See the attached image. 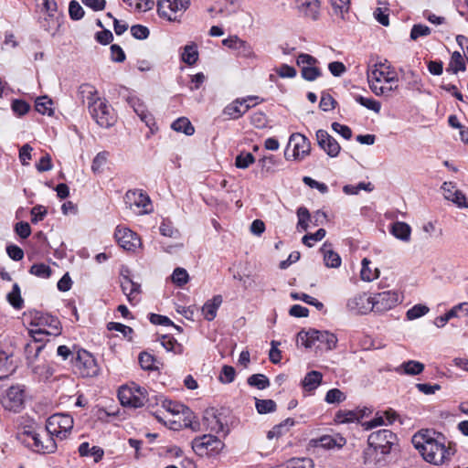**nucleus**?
I'll return each instance as SVG.
<instances>
[{"instance_id": "obj_61", "label": "nucleus", "mask_w": 468, "mask_h": 468, "mask_svg": "<svg viewBox=\"0 0 468 468\" xmlns=\"http://www.w3.org/2000/svg\"><path fill=\"white\" fill-rule=\"evenodd\" d=\"M69 15L72 20H80L84 16V10L79 2L75 0L69 2Z\"/></svg>"}, {"instance_id": "obj_31", "label": "nucleus", "mask_w": 468, "mask_h": 468, "mask_svg": "<svg viewBox=\"0 0 468 468\" xmlns=\"http://www.w3.org/2000/svg\"><path fill=\"white\" fill-rule=\"evenodd\" d=\"M37 325L48 326V334L54 336L61 334L60 322L57 317L49 314H41L38 318Z\"/></svg>"}, {"instance_id": "obj_60", "label": "nucleus", "mask_w": 468, "mask_h": 468, "mask_svg": "<svg viewBox=\"0 0 468 468\" xmlns=\"http://www.w3.org/2000/svg\"><path fill=\"white\" fill-rule=\"evenodd\" d=\"M11 108L17 116H23L28 112L30 105L23 100L16 99L12 101Z\"/></svg>"}, {"instance_id": "obj_41", "label": "nucleus", "mask_w": 468, "mask_h": 468, "mask_svg": "<svg viewBox=\"0 0 468 468\" xmlns=\"http://www.w3.org/2000/svg\"><path fill=\"white\" fill-rule=\"evenodd\" d=\"M159 231L161 235L165 237L172 239H178L180 237L178 229L173 226V223L169 219H163L159 227Z\"/></svg>"}, {"instance_id": "obj_5", "label": "nucleus", "mask_w": 468, "mask_h": 468, "mask_svg": "<svg viewBox=\"0 0 468 468\" xmlns=\"http://www.w3.org/2000/svg\"><path fill=\"white\" fill-rule=\"evenodd\" d=\"M224 447V442L211 434H205L192 441V449L200 456H216L220 453Z\"/></svg>"}, {"instance_id": "obj_12", "label": "nucleus", "mask_w": 468, "mask_h": 468, "mask_svg": "<svg viewBox=\"0 0 468 468\" xmlns=\"http://www.w3.org/2000/svg\"><path fill=\"white\" fill-rule=\"evenodd\" d=\"M291 145H292V156L295 160H302L310 154L311 143L302 133H295L290 136L287 148ZM284 155L286 159L289 158L287 151H285Z\"/></svg>"}, {"instance_id": "obj_24", "label": "nucleus", "mask_w": 468, "mask_h": 468, "mask_svg": "<svg viewBox=\"0 0 468 468\" xmlns=\"http://www.w3.org/2000/svg\"><path fill=\"white\" fill-rule=\"evenodd\" d=\"M128 104L133 109L134 112L144 122L146 126L151 127L154 124V117L148 112L144 102L136 96H128L126 99Z\"/></svg>"}, {"instance_id": "obj_13", "label": "nucleus", "mask_w": 468, "mask_h": 468, "mask_svg": "<svg viewBox=\"0 0 468 468\" xmlns=\"http://www.w3.org/2000/svg\"><path fill=\"white\" fill-rule=\"evenodd\" d=\"M202 422L206 429L210 431L222 432L225 436L229 433V428L227 423L222 420V415L214 408L204 411Z\"/></svg>"}, {"instance_id": "obj_51", "label": "nucleus", "mask_w": 468, "mask_h": 468, "mask_svg": "<svg viewBox=\"0 0 468 468\" xmlns=\"http://www.w3.org/2000/svg\"><path fill=\"white\" fill-rule=\"evenodd\" d=\"M355 100L360 105L366 107L368 110L375 112L376 113H378L380 112L381 104L379 101H378L376 100H373L370 98H365L361 95L356 96Z\"/></svg>"}, {"instance_id": "obj_19", "label": "nucleus", "mask_w": 468, "mask_h": 468, "mask_svg": "<svg viewBox=\"0 0 468 468\" xmlns=\"http://www.w3.org/2000/svg\"><path fill=\"white\" fill-rule=\"evenodd\" d=\"M258 97H248L242 100H236L229 104L224 109V114L229 116L231 119H239L251 107L249 101H253V106L258 104Z\"/></svg>"}, {"instance_id": "obj_62", "label": "nucleus", "mask_w": 468, "mask_h": 468, "mask_svg": "<svg viewBox=\"0 0 468 468\" xmlns=\"http://www.w3.org/2000/svg\"><path fill=\"white\" fill-rule=\"evenodd\" d=\"M236 371L231 366L225 365L219 374V380L224 384H229L235 379Z\"/></svg>"}, {"instance_id": "obj_25", "label": "nucleus", "mask_w": 468, "mask_h": 468, "mask_svg": "<svg viewBox=\"0 0 468 468\" xmlns=\"http://www.w3.org/2000/svg\"><path fill=\"white\" fill-rule=\"evenodd\" d=\"M299 12L306 18L317 20L319 18V0H297Z\"/></svg>"}, {"instance_id": "obj_16", "label": "nucleus", "mask_w": 468, "mask_h": 468, "mask_svg": "<svg viewBox=\"0 0 468 468\" xmlns=\"http://www.w3.org/2000/svg\"><path fill=\"white\" fill-rule=\"evenodd\" d=\"M121 288L131 303L137 301L136 297L141 293V284L131 279L130 270L126 267L121 271Z\"/></svg>"}, {"instance_id": "obj_4", "label": "nucleus", "mask_w": 468, "mask_h": 468, "mask_svg": "<svg viewBox=\"0 0 468 468\" xmlns=\"http://www.w3.org/2000/svg\"><path fill=\"white\" fill-rule=\"evenodd\" d=\"M71 362L74 373L81 378H94L99 375L100 367L97 361L87 350L78 349Z\"/></svg>"}, {"instance_id": "obj_42", "label": "nucleus", "mask_w": 468, "mask_h": 468, "mask_svg": "<svg viewBox=\"0 0 468 468\" xmlns=\"http://www.w3.org/2000/svg\"><path fill=\"white\" fill-rule=\"evenodd\" d=\"M161 345L167 351L173 352L175 354H181L183 352L182 345L178 344L177 341L172 336L163 335L161 337Z\"/></svg>"}, {"instance_id": "obj_54", "label": "nucleus", "mask_w": 468, "mask_h": 468, "mask_svg": "<svg viewBox=\"0 0 468 468\" xmlns=\"http://www.w3.org/2000/svg\"><path fill=\"white\" fill-rule=\"evenodd\" d=\"M430 311L429 307L424 304H415L406 313L408 320H415L425 315Z\"/></svg>"}, {"instance_id": "obj_20", "label": "nucleus", "mask_w": 468, "mask_h": 468, "mask_svg": "<svg viewBox=\"0 0 468 468\" xmlns=\"http://www.w3.org/2000/svg\"><path fill=\"white\" fill-rule=\"evenodd\" d=\"M38 2V5L42 12H45L48 14V16L50 18V21L52 22V25H46L43 24V29L51 32L54 31L53 34L57 31V29L59 27L60 23L58 16H57V3L55 0H37Z\"/></svg>"}, {"instance_id": "obj_34", "label": "nucleus", "mask_w": 468, "mask_h": 468, "mask_svg": "<svg viewBox=\"0 0 468 468\" xmlns=\"http://www.w3.org/2000/svg\"><path fill=\"white\" fill-rule=\"evenodd\" d=\"M424 370V365L419 361L409 360L402 363L399 367L396 368L398 373H403L410 376H416Z\"/></svg>"}, {"instance_id": "obj_9", "label": "nucleus", "mask_w": 468, "mask_h": 468, "mask_svg": "<svg viewBox=\"0 0 468 468\" xmlns=\"http://www.w3.org/2000/svg\"><path fill=\"white\" fill-rule=\"evenodd\" d=\"M28 439L32 441L29 444L33 447L34 451L39 453H52L57 449L55 441V435L50 434L47 429L41 432L35 431L26 432Z\"/></svg>"}, {"instance_id": "obj_6", "label": "nucleus", "mask_w": 468, "mask_h": 468, "mask_svg": "<svg viewBox=\"0 0 468 468\" xmlns=\"http://www.w3.org/2000/svg\"><path fill=\"white\" fill-rule=\"evenodd\" d=\"M146 396V389L139 386L122 387L118 391V398L121 404L134 409L141 408L149 401Z\"/></svg>"}, {"instance_id": "obj_22", "label": "nucleus", "mask_w": 468, "mask_h": 468, "mask_svg": "<svg viewBox=\"0 0 468 468\" xmlns=\"http://www.w3.org/2000/svg\"><path fill=\"white\" fill-rule=\"evenodd\" d=\"M24 403V390L18 386H12L6 391L3 405L8 410L18 411Z\"/></svg>"}, {"instance_id": "obj_43", "label": "nucleus", "mask_w": 468, "mask_h": 468, "mask_svg": "<svg viewBox=\"0 0 468 468\" xmlns=\"http://www.w3.org/2000/svg\"><path fill=\"white\" fill-rule=\"evenodd\" d=\"M7 300L9 303L16 309H21L23 307L24 301L20 294V288L17 283L13 285L12 291L7 294Z\"/></svg>"}, {"instance_id": "obj_38", "label": "nucleus", "mask_w": 468, "mask_h": 468, "mask_svg": "<svg viewBox=\"0 0 468 468\" xmlns=\"http://www.w3.org/2000/svg\"><path fill=\"white\" fill-rule=\"evenodd\" d=\"M171 127L173 130L184 133L186 135H192L195 133L194 126L192 125L190 121L186 117H181L176 120L172 123Z\"/></svg>"}, {"instance_id": "obj_10", "label": "nucleus", "mask_w": 468, "mask_h": 468, "mask_svg": "<svg viewBox=\"0 0 468 468\" xmlns=\"http://www.w3.org/2000/svg\"><path fill=\"white\" fill-rule=\"evenodd\" d=\"M89 112L92 119L102 128H109L115 122L112 108L105 99L101 98L93 105H90Z\"/></svg>"}, {"instance_id": "obj_46", "label": "nucleus", "mask_w": 468, "mask_h": 468, "mask_svg": "<svg viewBox=\"0 0 468 468\" xmlns=\"http://www.w3.org/2000/svg\"><path fill=\"white\" fill-rule=\"evenodd\" d=\"M109 156V153L106 151L100 152L97 154V155L94 157L91 165V170L95 174H100L102 172L103 167L105 166L107 163V159Z\"/></svg>"}, {"instance_id": "obj_8", "label": "nucleus", "mask_w": 468, "mask_h": 468, "mask_svg": "<svg viewBox=\"0 0 468 468\" xmlns=\"http://www.w3.org/2000/svg\"><path fill=\"white\" fill-rule=\"evenodd\" d=\"M190 0H159L157 12L169 21H179L181 15L188 8Z\"/></svg>"}, {"instance_id": "obj_37", "label": "nucleus", "mask_w": 468, "mask_h": 468, "mask_svg": "<svg viewBox=\"0 0 468 468\" xmlns=\"http://www.w3.org/2000/svg\"><path fill=\"white\" fill-rule=\"evenodd\" d=\"M465 69L466 66L463 57L459 51H454L452 54L447 71H451L453 74H457L459 71H464Z\"/></svg>"}, {"instance_id": "obj_44", "label": "nucleus", "mask_w": 468, "mask_h": 468, "mask_svg": "<svg viewBox=\"0 0 468 468\" xmlns=\"http://www.w3.org/2000/svg\"><path fill=\"white\" fill-rule=\"evenodd\" d=\"M247 382L250 386L258 389H265L270 386L269 378L263 374H253L248 378Z\"/></svg>"}, {"instance_id": "obj_33", "label": "nucleus", "mask_w": 468, "mask_h": 468, "mask_svg": "<svg viewBox=\"0 0 468 468\" xmlns=\"http://www.w3.org/2000/svg\"><path fill=\"white\" fill-rule=\"evenodd\" d=\"M322 379L323 375L321 372L312 370L302 380V386L306 392H312L321 385Z\"/></svg>"}, {"instance_id": "obj_45", "label": "nucleus", "mask_w": 468, "mask_h": 468, "mask_svg": "<svg viewBox=\"0 0 468 468\" xmlns=\"http://www.w3.org/2000/svg\"><path fill=\"white\" fill-rule=\"evenodd\" d=\"M298 223L297 229L299 230H306L309 227L308 222H312V218L309 210L304 207H300L297 209Z\"/></svg>"}, {"instance_id": "obj_50", "label": "nucleus", "mask_w": 468, "mask_h": 468, "mask_svg": "<svg viewBox=\"0 0 468 468\" xmlns=\"http://www.w3.org/2000/svg\"><path fill=\"white\" fill-rule=\"evenodd\" d=\"M359 417V412L353 410H339L335 414V421L338 423H348L358 420Z\"/></svg>"}, {"instance_id": "obj_15", "label": "nucleus", "mask_w": 468, "mask_h": 468, "mask_svg": "<svg viewBox=\"0 0 468 468\" xmlns=\"http://www.w3.org/2000/svg\"><path fill=\"white\" fill-rule=\"evenodd\" d=\"M114 236L120 247L125 250L134 251L141 245L140 238L128 228L117 227Z\"/></svg>"}, {"instance_id": "obj_48", "label": "nucleus", "mask_w": 468, "mask_h": 468, "mask_svg": "<svg viewBox=\"0 0 468 468\" xmlns=\"http://www.w3.org/2000/svg\"><path fill=\"white\" fill-rule=\"evenodd\" d=\"M291 297L293 300H301L310 305H314L317 310L324 309V303L318 301L316 298L310 296L306 293L292 292Z\"/></svg>"}, {"instance_id": "obj_59", "label": "nucleus", "mask_w": 468, "mask_h": 468, "mask_svg": "<svg viewBox=\"0 0 468 468\" xmlns=\"http://www.w3.org/2000/svg\"><path fill=\"white\" fill-rule=\"evenodd\" d=\"M446 314L449 315L450 320L455 317H460V314H462L463 316H468V302L460 303L454 305Z\"/></svg>"}, {"instance_id": "obj_7", "label": "nucleus", "mask_w": 468, "mask_h": 468, "mask_svg": "<svg viewBox=\"0 0 468 468\" xmlns=\"http://www.w3.org/2000/svg\"><path fill=\"white\" fill-rule=\"evenodd\" d=\"M73 418L69 414H53L47 420V431L57 438H66L73 428Z\"/></svg>"}, {"instance_id": "obj_39", "label": "nucleus", "mask_w": 468, "mask_h": 468, "mask_svg": "<svg viewBox=\"0 0 468 468\" xmlns=\"http://www.w3.org/2000/svg\"><path fill=\"white\" fill-rule=\"evenodd\" d=\"M370 261L367 258L362 260V268L360 271V277L365 282H372L377 279L379 275V271L378 269L372 270L370 265Z\"/></svg>"}, {"instance_id": "obj_49", "label": "nucleus", "mask_w": 468, "mask_h": 468, "mask_svg": "<svg viewBox=\"0 0 468 468\" xmlns=\"http://www.w3.org/2000/svg\"><path fill=\"white\" fill-rule=\"evenodd\" d=\"M326 231L324 229H319L315 233L306 234L303 237L302 242L311 248L314 242L322 240L325 237Z\"/></svg>"}, {"instance_id": "obj_55", "label": "nucleus", "mask_w": 468, "mask_h": 468, "mask_svg": "<svg viewBox=\"0 0 468 468\" xmlns=\"http://www.w3.org/2000/svg\"><path fill=\"white\" fill-rule=\"evenodd\" d=\"M255 162V157L250 153H240L237 155L235 165L238 168L246 169Z\"/></svg>"}, {"instance_id": "obj_1", "label": "nucleus", "mask_w": 468, "mask_h": 468, "mask_svg": "<svg viewBox=\"0 0 468 468\" xmlns=\"http://www.w3.org/2000/svg\"><path fill=\"white\" fill-rule=\"evenodd\" d=\"M397 435L387 429L369 434L367 447L363 452V463L368 468L381 467L387 463V456L396 444Z\"/></svg>"}, {"instance_id": "obj_63", "label": "nucleus", "mask_w": 468, "mask_h": 468, "mask_svg": "<svg viewBox=\"0 0 468 468\" xmlns=\"http://www.w3.org/2000/svg\"><path fill=\"white\" fill-rule=\"evenodd\" d=\"M346 399V395L338 388L329 389L325 395V401L327 403H339Z\"/></svg>"}, {"instance_id": "obj_64", "label": "nucleus", "mask_w": 468, "mask_h": 468, "mask_svg": "<svg viewBox=\"0 0 468 468\" xmlns=\"http://www.w3.org/2000/svg\"><path fill=\"white\" fill-rule=\"evenodd\" d=\"M33 372L40 378L48 379L53 376L54 369L47 364L38 365L33 367Z\"/></svg>"}, {"instance_id": "obj_26", "label": "nucleus", "mask_w": 468, "mask_h": 468, "mask_svg": "<svg viewBox=\"0 0 468 468\" xmlns=\"http://www.w3.org/2000/svg\"><path fill=\"white\" fill-rule=\"evenodd\" d=\"M223 298L218 294L207 300L202 307V314L207 321H213L217 316V312L222 304Z\"/></svg>"}, {"instance_id": "obj_36", "label": "nucleus", "mask_w": 468, "mask_h": 468, "mask_svg": "<svg viewBox=\"0 0 468 468\" xmlns=\"http://www.w3.org/2000/svg\"><path fill=\"white\" fill-rule=\"evenodd\" d=\"M181 59L189 66L194 65L198 59L197 46L194 43L185 46Z\"/></svg>"}, {"instance_id": "obj_28", "label": "nucleus", "mask_w": 468, "mask_h": 468, "mask_svg": "<svg viewBox=\"0 0 468 468\" xmlns=\"http://www.w3.org/2000/svg\"><path fill=\"white\" fill-rule=\"evenodd\" d=\"M383 75L384 71L378 69H368L367 72L369 88L377 96L384 95L383 86L379 85Z\"/></svg>"}, {"instance_id": "obj_21", "label": "nucleus", "mask_w": 468, "mask_h": 468, "mask_svg": "<svg viewBox=\"0 0 468 468\" xmlns=\"http://www.w3.org/2000/svg\"><path fill=\"white\" fill-rule=\"evenodd\" d=\"M441 189L447 200L452 201L460 208H468V199L466 196L459 190L453 183L444 182Z\"/></svg>"}, {"instance_id": "obj_29", "label": "nucleus", "mask_w": 468, "mask_h": 468, "mask_svg": "<svg viewBox=\"0 0 468 468\" xmlns=\"http://www.w3.org/2000/svg\"><path fill=\"white\" fill-rule=\"evenodd\" d=\"M389 231L396 239L403 242H409L410 240L411 228L405 222L396 221L392 223Z\"/></svg>"}, {"instance_id": "obj_23", "label": "nucleus", "mask_w": 468, "mask_h": 468, "mask_svg": "<svg viewBox=\"0 0 468 468\" xmlns=\"http://www.w3.org/2000/svg\"><path fill=\"white\" fill-rule=\"evenodd\" d=\"M125 202L130 207H136L142 208L139 213H148L150 207L149 197L139 190H129L125 194Z\"/></svg>"}, {"instance_id": "obj_11", "label": "nucleus", "mask_w": 468, "mask_h": 468, "mask_svg": "<svg viewBox=\"0 0 468 468\" xmlns=\"http://www.w3.org/2000/svg\"><path fill=\"white\" fill-rule=\"evenodd\" d=\"M400 302L399 294L395 291H385L372 296L374 312L384 313L395 307Z\"/></svg>"}, {"instance_id": "obj_32", "label": "nucleus", "mask_w": 468, "mask_h": 468, "mask_svg": "<svg viewBox=\"0 0 468 468\" xmlns=\"http://www.w3.org/2000/svg\"><path fill=\"white\" fill-rule=\"evenodd\" d=\"M321 251L324 256V262L327 268H338L342 263L341 257L335 251L331 249V246L327 243H324Z\"/></svg>"}, {"instance_id": "obj_53", "label": "nucleus", "mask_w": 468, "mask_h": 468, "mask_svg": "<svg viewBox=\"0 0 468 468\" xmlns=\"http://www.w3.org/2000/svg\"><path fill=\"white\" fill-rule=\"evenodd\" d=\"M171 278L176 285L182 287L188 282L189 276L184 268L177 267L174 270Z\"/></svg>"}, {"instance_id": "obj_30", "label": "nucleus", "mask_w": 468, "mask_h": 468, "mask_svg": "<svg viewBox=\"0 0 468 468\" xmlns=\"http://www.w3.org/2000/svg\"><path fill=\"white\" fill-rule=\"evenodd\" d=\"M138 360L141 368L145 371H157L163 366L155 356L145 351L139 354Z\"/></svg>"}, {"instance_id": "obj_56", "label": "nucleus", "mask_w": 468, "mask_h": 468, "mask_svg": "<svg viewBox=\"0 0 468 468\" xmlns=\"http://www.w3.org/2000/svg\"><path fill=\"white\" fill-rule=\"evenodd\" d=\"M162 407L172 414H179L185 411V406L181 403L160 398Z\"/></svg>"}, {"instance_id": "obj_27", "label": "nucleus", "mask_w": 468, "mask_h": 468, "mask_svg": "<svg viewBox=\"0 0 468 468\" xmlns=\"http://www.w3.org/2000/svg\"><path fill=\"white\" fill-rule=\"evenodd\" d=\"M78 94L83 103L87 102L88 109L93 105L101 97L98 96L96 88L89 83H83L79 87Z\"/></svg>"}, {"instance_id": "obj_47", "label": "nucleus", "mask_w": 468, "mask_h": 468, "mask_svg": "<svg viewBox=\"0 0 468 468\" xmlns=\"http://www.w3.org/2000/svg\"><path fill=\"white\" fill-rule=\"evenodd\" d=\"M51 105L52 101L47 96H42L37 99L35 107L39 113L51 115L53 113Z\"/></svg>"}, {"instance_id": "obj_52", "label": "nucleus", "mask_w": 468, "mask_h": 468, "mask_svg": "<svg viewBox=\"0 0 468 468\" xmlns=\"http://www.w3.org/2000/svg\"><path fill=\"white\" fill-rule=\"evenodd\" d=\"M123 2L135 10L144 12L151 10L154 5L153 0H123Z\"/></svg>"}, {"instance_id": "obj_35", "label": "nucleus", "mask_w": 468, "mask_h": 468, "mask_svg": "<svg viewBox=\"0 0 468 468\" xmlns=\"http://www.w3.org/2000/svg\"><path fill=\"white\" fill-rule=\"evenodd\" d=\"M79 453L80 456H92L95 463L101 461L103 457L104 452L101 448L98 446H93L90 448V444L88 442H82L79 446Z\"/></svg>"}, {"instance_id": "obj_18", "label": "nucleus", "mask_w": 468, "mask_h": 468, "mask_svg": "<svg viewBox=\"0 0 468 468\" xmlns=\"http://www.w3.org/2000/svg\"><path fill=\"white\" fill-rule=\"evenodd\" d=\"M316 140L318 145L330 156L336 157L341 150L338 142L330 135L325 130L316 132Z\"/></svg>"}, {"instance_id": "obj_2", "label": "nucleus", "mask_w": 468, "mask_h": 468, "mask_svg": "<svg viewBox=\"0 0 468 468\" xmlns=\"http://www.w3.org/2000/svg\"><path fill=\"white\" fill-rule=\"evenodd\" d=\"M434 435L429 430L420 431L412 437V443L426 462L441 465L449 460L453 452L445 446L444 438L441 434L436 438Z\"/></svg>"}, {"instance_id": "obj_14", "label": "nucleus", "mask_w": 468, "mask_h": 468, "mask_svg": "<svg viewBox=\"0 0 468 468\" xmlns=\"http://www.w3.org/2000/svg\"><path fill=\"white\" fill-rule=\"evenodd\" d=\"M346 308L349 312L355 314H366L373 309L372 296L367 293H358L350 297L346 303Z\"/></svg>"}, {"instance_id": "obj_3", "label": "nucleus", "mask_w": 468, "mask_h": 468, "mask_svg": "<svg viewBox=\"0 0 468 468\" xmlns=\"http://www.w3.org/2000/svg\"><path fill=\"white\" fill-rule=\"evenodd\" d=\"M297 342L306 348L312 347L318 342L317 348L333 350L336 346L337 337L333 333L327 331H318L315 329H310L309 331L302 330L297 335Z\"/></svg>"}, {"instance_id": "obj_17", "label": "nucleus", "mask_w": 468, "mask_h": 468, "mask_svg": "<svg viewBox=\"0 0 468 468\" xmlns=\"http://www.w3.org/2000/svg\"><path fill=\"white\" fill-rule=\"evenodd\" d=\"M222 44L233 50L238 51V55L245 58H255L256 55L252 47L245 40L239 38L238 36H230L222 40Z\"/></svg>"}, {"instance_id": "obj_57", "label": "nucleus", "mask_w": 468, "mask_h": 468, "mask_svg": "<svg viewBox=\"0 0 468 468\" xmlns=\"http://www.w3.org/2000/svg\"><path fill=\"white\" fill-rule=\"evenodd\" d=\"M29 272L40 278H48L51 275V269L44 263L33 264Z\"/></svg>"}, {"instance_id": "obj_40", "label": "nucleus", "mask_w": 468, "mask_h": 468, "mask_svg": "<svg viewBox=\"0 0 468 468\" xmlns=\"http://www.w3.org/2000/svg\"><path fill=\"white\" fill-rule=\"evenodd\" d=\"M255 408L259 414H267L276 410V402L272 399H255Z\"/></svg>"}, {"instance_id": "obj_58", "label": "nucleus", "mask_w": 468, "mask_h": 468, "mask_svg": "<svg viewBox=\"0 0 468 468\" xmlns=\"http://www.w3.org/2000/svg\"><path fill=\"white\" fill-rule=\"evenodd\" d=\"M431 29L425 25L416 24L410 30V39L417 40L420 37H427L431 35Z\"/></svg>"}]
</instances>
